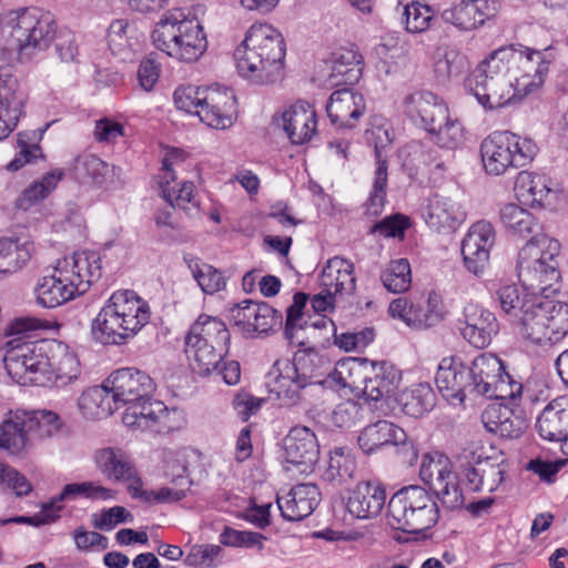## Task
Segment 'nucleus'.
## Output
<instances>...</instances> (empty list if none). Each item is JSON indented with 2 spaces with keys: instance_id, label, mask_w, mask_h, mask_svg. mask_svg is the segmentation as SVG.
I'll list each match as a JSON object with an SVG mask.
<instances>
[{
  "instance_id": "obj_37",
  "label": "nucleus",
  "mask_w": 568,
  "mask_h": 568,
  "mask_svg": "<svg viewBox=\"0 0 568 568\" xmlns=\"http://www.w3.org/2000/svg\"><path fill=\"white\" fill-rule=\"evenodd\" d=\"M514 191L521 203L530 206H548L559 193L547 176L528 171L518 173Z\"/></svg>"
},
{
  "instance_id": "obj_63",
  "label": "nucleus",
  "mask_w": 568,
  "mask_h": 568,
  "mask_svg": "<svg viewBox=\"0 0 568 568\" xmlns=\"http://www.w3.org/2000/svg\"><path fill=\"white\" fill-rule=\"evenodd\" d=\"M388 312L394 318L403 321L407 326L413 328H425L426 318H423V308L405 297L394 300Z\"/></svg>"
},
{
  "instance_id": "obj_64",
  "label": "nucleus",
  "mask_w": 568,
  "mask_h": 568,
  "mask_svg": "<svg viewBox=\"0 0 568 568\" xmlns=\"http://www.w3.org/2000/svg\"><path fill=\"white\" fill-rule=\"evenodd\" d=\"M222 548L217 545H195L186 555L184 561L190 567L214 568L217 566Z\"/></svg>"
},
{
  "instance_id": "obj_56",
  "label": "nucleus",
  "mask_w": 568,
  "mask_h": 568,
  "mask_svg": "<svg viewBox=\"0 0 568 568\" xmlns=\"http://www.w3.org/2000/svg\"><path fill=\"white\" fill-rule=\"evenodd\" d=\"M499 219L504 227L517 236H526L537 226L535 216L516 203L505 204L500 209Z\"/></svg>"
},
{
  "instance_id": "obj_33",
  "label": "nucleus",
  "mask_w": 568,
  "mask_h": 568,
  "mask_svg": "<svg viewBox=\"0 0 568 568\" xmlns=\"http://www.w3.org/2000/svg\"><path fill=\"white\" fill-rule=\"evenodd\" d=\"M34 252L33 237L27 232L0 237V278L24 267Z\"/></svg>"
},
{
  "instance_id": "obj_32",
  "label": "nucleus",
  "mask_w": 568,
  "mask_h": 568,
  "mask_svg": "<svg viewBox=\"0 0 568 568\" xmlns=\"http://www.w3.org/2000/svg\"><path fill=\"white\" fill-rule=\"evenodd\" d=\"M386 500L385 488L375 481H361L348 491L347 511L357 519L377 517Z\"/></svg>"
},
{
  "instance_id": "obj_38",
  "label": "nucleus",
  "mask_w": 568,
  "mask_h": 568,
  "mask_svg": "<svg viewBox=\"0 0 568 568\" xmlns=\"http://www.w3.org/2000/svg\"><path fill=\"white\" fill-rule=\"evenodd\" d=\"M281 125L294 144L308 142L317 129L316 112L306 102H298L284 110Z\"/></svg>"
},
{
  "instance_id": "obj_2",
  "label": "nucleus",
  "mask_w": 568,
  "mask_h": 568,
  "mask_svg": "<svg viewBox=\"0 0 568 568\" xmlns=\"http://www.w3.org/2000/svg\"><path fill=\"white\" fill-rule=\"evenodd\" d=\"M102 275L100 254L79 251L59 260L51 274L41 276L33 288L36 303L44 308L61 306L84 294Z\"/></svg>"
},
{
  "instance_id": "obj_41",
  "label": "nucleus",
  "mask_w": 568,
  "mask_h": 568,
  "mask_svg": "<svg viewBox=\"0 0 568 568\" xmlns=\"http://www.w3.org/2000/svg\"><path fill=\"white\" fill-rule=\"evenodd\" d=\"M371 135L375 145L376 169L373 191L367 202V212L377 215L384 206L387 186V163L382 152L390 143V138L388 131L383 128L373 129Z\"/></svg>"
},
{
  "instance_id": "obj_26",
  "label": "nucleus",
  "mask_w": 568,
  "mask_h": 568,
  "mask_svg": "<svg viewBox=\"0 0 568 568\" xmlns=\"http://www.w3.org/2000/svg\"><path fill=\"white\" fill-rule=\"evenodd\" d=\"M539 436L547 442L559 444L568 456V394L550 400L536 420Z\"/></svg>"
},
{
  "instance_id": "obj_19",
  "label": "nucleus",
  "mask_w": 568,
  "mask_h": 568,
  "mask_svg": "<svg viewBox=\"0 0 568 568\" xmlns=\"http://www.w3.org/2000/svg\"><path fill=\"white\" fill-rule=\"evenodd\" d=\"M499 0H459L440 12L442 20L459 31L469 32L497 17Z\"/></svg>"
},
{
  "instance_id": "obj_27",
  "label": "nucleus",
  "mask_w": 568,
  "mask_h": 568,
  "mask_svg": "<svg viewBox=\"0 0 568 568\" xmlns=\"http://www.w3.org/2000/svg\"><path fill=\"white\" fill-rule=\"evenodd\" d=\"M175 409L169 408L158 400H136L126 405L122 416L123 424L134 430H156L170 429L169 419L171 414H176Z\"/></svg>"
},
{
  "instance_id": "obj_50",
  "label": "nucleus",
  "mask_w": 568,
  "mask_h": 568,
  "mask_svg": "<svg viewBox=\"0 0 568 568\" xmlns=\"http://www.w3.org/2000/svg\"><path fill=\"white\" fill-rule=\"evenodd\" d=\"M430 142L442 149L455 150L462 146L466 140L465 129L459 120L453 119L449 111L446 118L425 130Z\"/></svg>"
},
{
  "instance_id": "obj_55",
  "label": "nucleus",
  "mask_w": 568,
  "mask_h": 568,
  "mask_svg": "<svg viewBox=\"0 0 568 568\" xmlns=\"http://www.w3.org/2000/svg\"><path fill=\"white\" fill-rule=\"evenodd\" d=\"M468 60L465 54L453 48H445L437 51L434 72L442 81H449L459 78L468 70Z\"/></svg>"
},
{
  "instance_id": "obj_52",
  "label": "nucleus",
  "mask_w": 568,
  "mask_h": 568,
  "mask_svg": "<svg viewBox=\"0 0 568 568\" xmlns=\"http://www.w3.org/2000/svg\"><path fill=\"white\" fill-rule=\"evenodd\" d=\"M63 176L61 170H54L34 181L26 187L14 201V207L19 211H28L43 201L58 185Z\"/></svg>"
},
{
  "instance_id": "obj_11",
  "label": "nucleus",
  "mask_w": 568,
  "mask_h": 568,
  "mask_svg": "<svg viewBox=\"0 0 568 568\" xmlns=\"http://www.w3.org/2000/svg\"><path fill=\"white\" fill-rule=\"evenodd\" d=\"M497 50V62L506 64L507 73L513 77L514 85L524 98L544 85L550 64L556 59L552 47L536 50L510 44Z\"/></svg>"
},
{
  "instance_id": "obj_28",
  "label": "nucleus",
  "mask_w": 568,
  "mask_h": 568,
  "mask_svg": "<svg viewBox=\"0 0 568 568\" xmlns=\"http://www.w3.org/2000/svg\"><path fill=\"white\" fill-rule=\"evenodd\" d=\"M199 119L210 128L225 130L236 119V99L226 88L211 85L204 104L199 110Z\"/></svg>"
},
{
  "instance_id": "obj_36",
  "label": "nucleus",
  "mask_w": 568,
  "mask_h": 568,
  "mask_svg": "<svg viewBox=\"0 0 568 568\" xmlns=\"http://www.w3.org/2000/svg\"><path fill=\"white\" fill-rule=\"evenodd\" d=\"M365 110L363 94L349 89L333 92L326 105L328 118L339 128H354Z\"/></svg>"
},
{
  "instance_id": "obj_42",
  "label": "nucleus",
  "mask_w": 568,
  "mask_h": 568,
  "mask_svg": "<svg viewBox=\"0 0 568 568\" xmlns=\"http://www.w3.org/2000/svg\"><path fill=\"white\" fill-rule=\"evenodd\" d=\"M371 368L361 395L374 402L394 395L402 381L400 372L387 362H371Z\"/></svg>"
},
{
  "instance_id": "obj_60",
  "label": "nucleus",
  "mask_w": 568,
  "mask_h": 568,
  "mask_svg": "<svg viewBox=\"0 0 568 568\" xmlns=\"http://www.w3.org/2000/svg\"><path fill=\"white\" fill-rule=\"evenodd\" d=\"M192 484L193 481L191 479H183V483H173L174 487H161L158 490H145L143 489V481H141L140 487L136 488L138 491L133 493L132 498L149 504L175 503L186 496Z\"/></svg>"
},
{
  "instance_id": "obj_10",
  "label": "nucleus",
  "mask_w": 568,
  "mask_h": 568,
  "mask_svg": "<svg viewBox=\"0 0 568 568\" xmlns=\"http://www.w3.org/2000/svg\"><path fill=\"white\" fill-rule=\"evenodd\" d=\"M387 518L394 529L419 534L437 523L439 509L432 494L422 486L413 485L390 497Z\"/></svg>"
},
{
  "instance_id": "obj_53",
  "label": "nucleus",
  "mask_w": 568,
  "mask_h": 568,
  "mask_svg": "<svg viewBox=\"0 0 568 568\" xmlns=\"http://www.w3.org/2000/svg\"><path fill=\"white\" fill-rule=\"evenodd\" d=\"M538 292L531 291V294L523 292L516 285L501 286L497 292V300L504 313L511 318L520 320L529 304H535L540 297Z\"/></svg>"
},
{
  "instance_id": "obj_54",
  "label": "nucleus",
  "mask_w": 568,
  "mask_h": 568,
  "mask_svg": "<svg viewBox=\"0 0 568 568\" xmlns=\"http://www.w3.org/2000/svg\"><path fill=\"white\" fill-rule=\"evenodd\" d=\"M115 496V490L102 486L98 481L71 483L65 485L61 493L53 498V504L75 500L79 497L91 500H113Z\"/></svg>"
},
{
  "instance_id": "obj_58",
  "label": "nucleus",
  "mask_w": 568,
  "mask_h": 568,
  "mask_svg": "<svg viewBox=\"0 0 568 568\" xmlns=\"http://www.w3.org/2000/svg\"><path fill=\"white\" fill-rule=\"evenodd\" d=\"M26 422L29 437L44 440L57 435L62 427V422L57 413L45 409L27 410Z\"/></svg>"
},
{
  "instance_id": "obj_39",
  "label": "nucleus",
  "mask_w": 568,
  "mask_h": 568,
  "mask_svg": "<svg viewBox=\"0 0 568 568\" xmlns=\"http://www.w3.org/2000/svg\"><path fill=\"white\" fill-rule=\"evenodd\" d=\"M24 416V409L10 410L0 423V449L12 456H24L31 447Z\"/></svg>"
},
{
  "instance_id": "obj_9",
  "label": "nucleus",
  "mask_w": 568,
  "mask_h": 568,
  "mask_svg": "<svg viewBox=\"0 0 568 568\" xmlns=\"http://www.w3.org/2000/svg\"><path fill=\"white\" fill-rule=\"evenodd\" d=\"M498 50L491 51L480 61L467 79V88L485 109L503 108L524 99L507 73L505 63L497 62Z\"/></svg>"
},
{
  "instance_id": "obj_14",
  "label": "nucleus",
  "mask_w": 568,
  "mask_h": 568,
  "mask_svg": "<svg viewBox=\"0 0 568 568\" xmlns=\"http://www.w3.org/2000/svg\"><path fill=\"white\" fill-rule=\"evenodd\" d=\"M471 393L498 400L523 399L525 386L505 372L503 362L494 354L477 356L471 366Z\"/></svg>"
},
{
  "instance_id": "obj_16",
  "label": "nucleus",
  "mask_w": 568,
  "mask_h": 568,
  "mask_svg": "<svg viewBox=\"0 0 568 568\" xmlns=\"http://www.w3.org/2000/svg\"><path fill=\"white\" fill-rule=\"evenodd\" d=\"M419 477L433 494L448 509H458L464 505L463 489L457 475L453 470L450 459L438 453H429L423 456Z\"/></svg>"
},
{
  "instance_id": "obj_13",
  "label": "nucleus",
  "mask_w": 568,
  "mask_h": 568,
  "mask_svg": "<svg viewBox=\"0 0 568 568\" xmlns=\"http://www.w3.org/2000/svg\"><path fill=\"white\" fill-rule=\"evenodd\" d=\"M518 321L521 337L540 346L552 345L568 334V304L539 297Z\"/></svg>"
},
{
  "instance_id": "obj_61",
  "label": "nucleus",
  "mask_w": 568,
  "mask_h": 568,
  "mask_svg": "<svg viewBox=\"0 0 568 568\" xmlns=\"http://www.w3.org/2000/svg\"><path fill=\"white\" fill-rule=\"evenodd\" d=\"M383 285L388 292L403 293L410 287V265L406 258L390 261L381 275Z\"/></svg>"
},
{
  "instance_id": "obj_20",
  "label": "nucleus",
  "mask_w": 568,
  "mask_h": 568,
  "mask_svg": "<svg viewBox=\"0 0 568 568\" xmlns=\"http://www.w3.org/2000/svg\"><path fill=\"white\" fill-rule=\"evenodd\" d=\"M520 402L496 399L488 404L481 414L485 428L500 438H519L527 428V420L519 408Z\"/></svg>"
},
{
  "instance_id": "obj_62",
  "label": "nucleus",
  "mask_w": 568,
  "mask_h": 568,
  "mask_svg": "<svg viewBox=\"0 0 568 568\" xmlns=\"http://www.w3.org/2000/svg\"><path fill=\"white\" fill-rule=\"evenodd\" d=\"M210 87L193 84L180 85L173 93V101L180 111L199 116V110L204 104Z\"/></svg>"
},
{
  "instance_id": "obj_21",
  "label": "nucleus",
  "mask_w": 568,
  "mask_h": 568,
  "mask_svg": "<svg viewBox=\"0 0 568 568\" xmlns=\"http://www.w3.org/2000/svg\"><path fill=\"white\" fill-rule=\"evenodd\" d=\"M49 345L43 386L65 387L78 382L82 374L78 354L61 341L49 339Z\"/></svg>"
},
{
  "instance_id": "obj_57",
  "label": "nucleus",
  "mask_w": 568,
  "mask_h": 568,
  "mask_svg": "<svg viewBox=\"0 0 568 568\" xmlns=\"http://www.w3.org/2000/svg\"><path fill=\"white\" fill-rule=\"evenodd\" d=\"M193 278L205 294H214L225 288L226 281L222 272L195 257H185Z\"/></svg>"
},
{
  "instance_id": "obj_48",
  "label": "nucleus",
  "mask_w": 568,
  "mask_h": 568,
  "mask_svg": "<svg viewBox=\"0 0 568 568\" xmlns=\"http://www.w3.org/2000/svg\"><path fill=\"white\" fill-rule=\"evenodd\" d=\"M74 170L77 174L95 185H104L120 176L121 169L110 165L95 154L84 153L77 158Z\"/></svg>"
},
{
  "instance_id": "obj_8",
  "label": "nucleus",
  "mask_w": 568,
  "mask_h": 568,
  "mask_svg": "<svg viewBox=\"0 0 568 568\" xmlns=\"http://www.w3.org/2000/svg\"><path fill=\"white\" fill-rule=\"evenodd\" d=\"M558 240L538 234L519 251L517 273L525 287L544 295L556 292L560 281Z\"/></svg>"
},
{
  "instance_id": "obj_3",
  "label": "nucleus",
  "mask_w": 568,
  "mask_h": 568,
  "mask_svg": "<svg viewBox=\"0 0 568 568\" xmlns=\"http://www.w3.org/2000/svg\"><path fill=\"white\" fill-rule=\"evenodd\" d=\"M286 45L282 33L268 23H254L234 51L239 74L255 84L277 81L283 73Z\"/></svg>"
},
{
  "instance_id": "obj_44",
  "label": "nucleus",
  "mask_w": 568,
  "mask_h": 568,
  "mask_svg": "<svg viewBox=\"0 0 568 568\" xmlns=\"http://www.w3.org/2000/svg\"><path fill=\"white\" fill-rule=\"evenodd\" d=\"M78 408L81 415L90 420L103 419L118 409L111 392L105 387V382L83 390L78 399Z\"/></svg>"
},
{
  "instance_id": "obj_25",
  "label": "nucleus",
  "mask_w": 568,
  "mask_h": 568,
  "mask_svg": "<svg viewBox=\"0 0 568 568\" xmlns=\"http://www.w3.org/2000/svg\"><path fill=\"white\" fill-rule=\"evenodd\" d=\"M471 372L457 356L444 357L437 368L436 385L444 398L462 404L471 393Z\"/></svg>"
},
{
  "instance_id": "obj_24",
  "label": "nucleus",
  "mask_w": 568,
  "mask_h": 568,
  "mask_svg": "<svg viewBox=\"0 0 568 568\" xmlns=\"http://www.w3.org/2000/svg\"><path fill=\"white\" fill-rule=\"evenodd\" d=\"M495 243V231L487 221L474 223L462 242V254L466 268L479 275L489 262V253Z\"/></svg>"
},
{
  "instance_id": "obj_23",
  "label": "nucleus",
  "mask_w": 568,
  "mask_h": 568,
  "mask_svg": "<svg viewBox=\"0 0 568 568\" xmlns=\"http://www.w3.org/2000/svg\"><path fill=\"white\" fill-rule=\"evenodd\" d=\"M458 323L463 337L477 348L487 347L499 331L495 314L475 303L464 306Z\"/></svg>"
},
{
  "instance_id": "obj_40",
  "label": "nucleus",
  "mask_w": 568,
  "mask_h": 568,
  "mask_svg": "<svg viewBox=\"0 0 568 568\" xmlns=\"http://www.w3.org/2000/svg\"><path fill=\"white\" fill-rule=\"evenodd\" d=\"M424 216L430 229L448 233L460 226L466 219V212L450 197L435 194L428 200Z\"/></svg>"
},
{
  "instance_id": "obj_59",
  "label": "nucleus",
  "mask_w": 568,
  "mask_h": 568,
  "mask_svg": "<svg viewBox=\"0 0 568 568\" xmlns=\"http://www.w3.org/2000/svg\"><path fill=\"white\" fill-rule=\"evenodd\" d=\"M403 24L409 33L427 31L436 19L435 10L419 1H410L404 6L402 13Z\"/></svg>"
},
{
  "instance_id": "obj_51",
  "label": "nucleus",
  "mask_w": 568,
  "mask_h": 568,
  "mask_svg": "<svg viewBox=\"0 0 568 568\" xmlns=\"http://www.w3.org/2000/svg\"><path fill=\"white\" fill-rule=\"evenodd\" d=\"M356 460L349 449L335 448L329 453L323 479L334 486H339L354 478Z\"/></svg>"
},
{
  "instance_id": "obj_12",
  "label": "nucleus",
  "mask_w": 568,
  "mask_h": 568,
  "mask_svg": "<svg viewBox=\"0 0 568 568\" xmlns=\"http://www.w3.org/2000/svg\"><path fill=\"white\" fill-rule=\"evenodd\" d=\"M537 153L538 146L531 139L509 131L494 132L480 144L484 170L491 176L528 165Z\"/></svg>"
},
{
  "instance_id": "obj_30",
  "label": "nucleus",
  "mask_w": 568,
  "mask_h": 568,
  "mask_svg": "<svg viewBox=\"0 0 568 568\" xmlns=\"http://www.w3.org/2000/svg\"><path fill=\"white\" fill-rule=\"evenodd\" d=\"M284 458L292 465H302L307 471L318 460L320 445L316 435L306 426L291 428L283 440Z\"/></svg>"
},
{
  "instance_id": "obj_47",
  "label": "nucleus",
  "mask_w": 568,
  "mask_h": 568,
  "mask_svg": "<svg viewBox=\"0 0 568 568\" xmlns=\"http://www.w3.org/2000/svg\"><path fill=\"white\" fill-rule=\"evenodd\" d=\"M185 353L192 369L199 375H210L216 371L229 353V345L185 344Z\"/></svg>"
},
{
  "instance_id": "obj_7",
  "label": "nucleus",
  "mask_w": 568,
  "mask_h": 568,
  "mask_svg": "<svg viewBox=\"0 0 568 568\" xmlns=\"http://www.w3.org/2000/svg\"><path fill=\"white\" fill-rule=\"evenodd\" d=\"M37 327L38 321L34 318H17L6 328V335L12 338L4 344V367L22 385L43 386L45 381L49 341H24L23 336Z\"/></svg>"
},
{
  "instance_id": "obj_49",
  "label": "nucleus",
  "mask_w": 568,
  "mask_h": 568,
  "mask_svg": "<svg viewBox=\"0 0 568 568\" xmlns=\"http://www.w3.org/2000/svg\"><path fill=\"white\" fill-rule=\"evenodd\" d=\"M398 402L405 415L418 418L435 407L436 395L430 384L419 383L405 389Z\"/></svg>"
},
{
  "instance_id": "obj_6",
  "label": "nucleus",
  "mask_w": 568,
  "mask_h": 568,
  "mask_svg": "<svg viewBox=\"0 0 568 568\" xmlns=\"http://www.w3.org/2000/svg\"><path fill=\"white\" fill-rule=\"evenodd\" d=\"M151 38L158 50L184 63L197 61L207 50L204 24L187 9H172L163 13Z\"/></svg>"
},
{
  "instance_id": "obj_15",
  "label": "nucleus",
  "mask_w": 568,
  "mask_h": 568,
  "mask_svg": "<svg viewBox=\"0 0 568 568\" xmlns=\"http://www.w3.org/2000/svg\"><path fill=\"white\" fill-rule=\"evenodd\" d=\"M320 292L312 298L315 312L331 311L338 298L352 295L356 290L355 266L341 256L329 258L318 276Z\"/></svg>"
},
{
  "instance_id": "obj_22",
  "label": "nucleus",
  "mask_w": 568,
  "mask_h": 568,
  "mask_svg": "<svg viewBox=\"0 0 568 568\" xmlns=\"http://www.w3.org/2000/svg\"><path fill=\"white\" fill-rule=\"evenodd\" d=\"M94 460L100 473L109 480L124 483L128 493L133 496L138 491L140 477L130 455L118 447H104L95 452Z\"/></svg>"
},
{
  "instance_id": "obj_31",
  "label": "nucleus",
  "mask_w": 568,
  "mask_h": 568,
  "mask_svg": "<svg viewBox=\"0 0 568 568\" xmlns=\"http://www.w3.org/2000/svg\"><path fill=\"white\" fill-rule=\"evenodd\" d=\"M276 501L284 519L300 521L308 517L320 505L321 491L315 484H298L285 496H278Z\"/></svg>"
},
{
  "instance_id": "obj_1",
  "label": "nucleus",
  "mask_w": 568,
  "mask_h": 568,
  "mask_svg": "<svg viewBox=\"0 0 568 568\" xmlns=\"http://www.w3.org/2000/svg\"><path fill=\"white\" fill-rule=\"evenodd\" d=\"M328 361L317 353H305L294 357L293 361L282 358L274 363L267 381L270 396L283 407H293L303 399V390L320 383L336 389H348L358 396L365 389L364 382L371 368V362L366 358H343L327 372L325 379L315 381L324 372L322 367L328 365Z\"/></svg>"
},
{
  "instance_id": "obj_29",
  "label": "nucleus",
  "mask_w": 568,
  "mask_h": 568,
  "mask_svg": "<svg viewBox=\"0 0 568 568\" xmlns=\"http://www.w3.org/2000/svg\"><path fill=\"white\" fill-rule=\"evenodd\" d=\"M26 103L18 80L7 68L0 67V140L17 126Z\"/></svg>"
},
{
  "instance_id": "obj_45",
  "label": "nucleus",
  "mask_w": 568,
  "mask_h": 568,
  "mask_svg": "<svg viewBox=\"0 0 568 568\" xmlns=\"http://www.w3.org/2000/svg\"><path fill=\"white\" fill-rule=\"evenodd\" d=\"M230 332L223 321L206 314H202L191 326L185 344H215L229 345Z\"/></svg>"
},
{
  "instance_id": "obj_18",
  "label": "nucleus",
  "mask_w": 568,
  "mask_h": 568,
  "mask_svg": "<svg viewBox=\"0 0 568 568\" xmlns=\"http://www.w3.org/2000/svg\"><path fill=\"white\" fill-rule=\"evenodd\" d=\"M118 407L126 406L136 400L151 398L155 390L153 379L145 373L133 367L120 368L105 381Z\"/></svg>"
},
{
  "instance_id": "obj_4",
  "label": "nucleus",
  "mask_w": 568,
  "mask_h": 568,
  "mask_svg": "<svg viewBox=\"0 0 568 568\" xmlns=\"http://www.w3.org/2000/svg\"><path fill=\"white\" fill-rule=\"evenodd\" d=\"M57 36V22L49 11L37 7L0 13V51L29 59L47 50Z\"/></svg>"
},
{
  "instance_id": "obj_34",
  "label": "nucleus",
  "mask_w": 568,
  "mask_h": 568,
  "mask_svg": "<svg viewBox=\"0 0 568 568\" xmlns=\"http://www.w3.org/2000/svg\"><path fill=\"white\" fill-rule=\"evenodd\" d=\"M231 320L246 333H267L278 323V315L266 303L243 301L230 311Z\"/></svg>"
},
{
  "instance_id": "obj_46",
  "label": "nucleus",
  "mask_w": 568,
  "mask_h": 568,
  "mask_svg": "<svg viewBox=\"0 0 568 568\" xmlns=\"http://www.w3.org/2000/svg\"><path fill=\"white\" fill-rule=\"evenodd\" d=\"M162 197L173 207L183 210L186 213L197 211L200 206L199 195L195 185L189 181H176L165 179L159 181Z\"/></svg>"
},
{
  "instance_id": "obj_17",
  "label": "nucleus",
  "mask_w": 568,
  "mask_h": 568,
  "mask_svg": "<svg viewBox=\"0 0 568 568\" xmlns=\"http://www.w3.org/2000/svg\"><path fill=\"white\" fill-rule=\"evenodd\" d=\"M358 445L366 454L386 445L397 446L403 462L409 465L418 458V450L413 442L408 440L404 429L384 419L366 426L358 436Z\"/></svg>"
},
{
  "instance_id": "obj_43",
  "label": "nucleus",
  "mask_w": 568,
  "mask_h": 568,
  "mask_svg": "<svg viewBox=\"0 0 568 568\" xmlns=\"http://www.w3.org/2000/svg\"><path fill=\"white\" fill-rule=\"evenodd\" d=\"M327 83L329 85L353 84L359 80L363 71V57L357 49L341 48L329 60Z\"/></svg>"
},
{
  "instance_id": "obj_5",
  "label": "nucleus",
  "mask_w": 568,
  "mask_h": 568,
  "mask_svg": "<svg viewBox=\"0 0 568 568\" xmlns=\"http://www.w3.org/2000/svg\"><path fill=\"white\" fill-rule=\"evenodd\" d=\"M146 301L133 291L114 292L92 322L94 341L103 345H123L150 322Z\"/></svg>"
},
{
  "instance_id": "obj_35",
  "label": "nucleus",
  "mask_w": 568,
  "mask_h": 568,
  "mask_svg": "<svg viewBox=\"0 0 568 568\" xmlns=\"http://www.w3.org/2000/svg\"><path fill=\"white\" fill-rule=\"evenodd\" d=\"M449 111L445 102L430 91H416L405 98L404 112L425 130L446 118Z\"/></svg>"
}]
</instances>
